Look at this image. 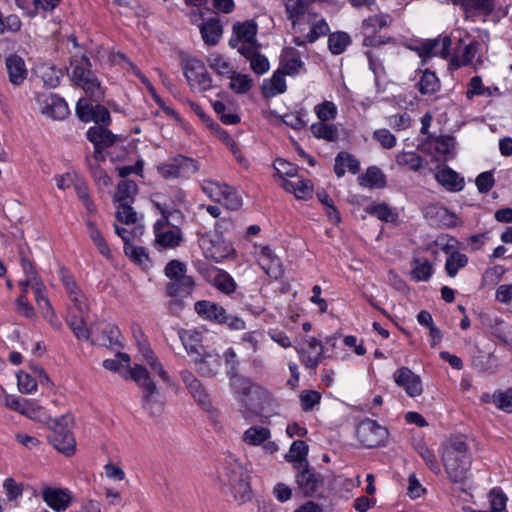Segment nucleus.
I'll return each instance as SVG.
<instances>
[{"mask_svg": "<svg viewBox=\"0 0 512 512\" xmlns=\"http://www.w3.org/2000/svg\"><path fill=\"white\" fill-rule=\"evenodd\" d=\"M471 454L466 442L460 436L451 437L442 446V463L448 478L460 484L461 491L467 492V481L470 476Z\"/></svg>", "mask_w": 512, "mask_h": 512, "instance_id": "f257e3e1", "label": "nucleus"}, {"mask_svg": "<svg viewBox=\"0 0 512 512\" xmlns=\"http://www.w3.org/2000/svg\"><path fill=\"white\" fill-rule=\"evenodd\" d=\"M129 374L142 391V406L151 416H159L164 409V401L148 370L139 364L129 368Z\"/></svg>", "mask_w": 512, "mask_h": 512, "instance_id": "f03ea898", "label": "nucleus"}, {"mask_svg": "<svg viewBox=\"0 0 512 512\" xmlns=\"http://www.w3.org/2000/svg\"><path fill=\"white\" fill-rule=\"evenodd\" d=\"M73 67L71 80L74 85L81 87L91 100L99 103L104 98V91L94 73L90 70L88 57L82 55L79 60L71 61Z\"/></svg>", "mask_w": 512, "mask_h": 512, "instance_id": "7ed1b4c3", "label": "nucleus"}, {"mask_svg": "<svg viewBox=\"0 0 512 512\" xmlns=\"http://www.w3.org/2000/svg\"><path fill=\"white\" fill-rule=\"evenodd\" d=\"M138 192L136 182L132 180H123L118 186L114 195L116 204V218L125 224H135L137 222V213L132 208L135 196Z\"/></svg>", "mask_w": 512, "mask_h": 512, "instance_id": "20e7f679", "label": "nucleus"}, {"mask_svg": "<svg viewBox=\"0 0 512 512\" xmlns=\"http://www.w3.org/2000/svg\"><path fill=\"white\" fill-rule=\"evenodd\" d=\"M155 206L163 216L162 219L154 224L155 245L162 249H174L183 240L182 231L179 227L169 222L170 213L167 212L165 205L155 202Z\"/></svg>", "mask_w": 512, "mask_h": 512, "instance_id": "39448f33", "label": "nucleus"}, {"mask_svg": "<svg viewBox=\"0 0 512 512\" xmlns=\"http://www.w3.org/2000/svg\"><path fill=\"white\" fill-rule=\"evenodd\" d=\"M257 32L258 25L255 20L236 22L232 27V37L229 40V45L240 54H249L255 49H260L261 45L257 41Z\"/></svg>", "mask_w": 512, "mask_h": 512, "instance_id": "423d86ee", "label": "nucleus"}, {"mask_svg": "<svg viewBox=\"0 0 512 512\" xmlns=\"http://www.w3.org/2000/svg\"><path fill=\"white\" fill-rule=\"evenodd\" d=\"M233 386L238 401L247 411L258 414L262 410L267 398L266 391L262 387L242 378L237 379Z\"/></svg>", "mask_w": 512, "mask_h": 512, "instance_id": "0eeeda50", "label": "nucleus"}, {"mask_svg": "<svg viewBox=\"0 0 512 512\" xmlns=\"http://www.w3.org/2000/svg\"><path fill=\"white\" fill-rule=\"evenodd\" d=\"M71 423L72 417L69 415L53 419L51 424L53 433L49 436V441L54 448L67 456L72 455L76 448V441L69 431Z\"/></svg>", "mask_w": 512, "mask_h": 512, "instance_id": "6e6552de", "label": "nucleus"}, {"mask_svg": "<svg viewBox=\"0 0 512 512\" xmlns=\"http://www.w3.org/2000/svg\"><path fill=\"white\" fill-rule=\"evenodd\" d=\"M198 161L184 155H176L158 166L159 174L165 178H189L199 170Z\"/></svg>", "mask_w": 512, "mask_h": 512, "instance_id": "1a4fd4ad", "label": "nucleus"}, {"mask_svg": "<svg viewBox=\"0 0 512 512\" xmlns=\"http://www.w3.org/2000/svg\"><path fill=\"white\" fill-rule=\"evenodd\" d=\"M356 435L364 447L376 448L385 445L389 433L375 420L365 419L357 426Z\"/></svg>", "mask_w": 512, "mask_h": 512, "instance_id": "9d476101", "label": "nucleus"}, {"mask_svg": "<svg viewBox=\"0 0 512 512\" xmlns=\"http://www.w3.org/2000/svg\"><path fill=\"white\" fill-rule=\"evenodd\" d=\"M183 70L184 76L191 88L198 89L201 92L212 88V78L201 60L197 58L188 59L184 64Z\"/></svg>", "mask_w": 512, "mask_h": 512, "instance_id": "9b49d317", "label": "nucleus"}, {"mask_svg": "<svg viewBox=\"0 0 512 512\" xmlns=\"http://www.w3.org/2000/svg\"><path fill=\"white\" fill-rule=\"evenodd\" d=\"M294 470L296 471L295 479L299 491L304 496H314L324 483L323 476L310 467L309 463H299Z\"/></svg>", "mask_w": 512, "mask_h": 512, "instance_id": "f8f14e48", "label": "nucleus"}, {"mask_svg": "<svg viewBox=\"0 0 512 512\" xmlns=\"http://www.w3.org/2000/svg\"><path fill=\"white\" fill-rule=\"evenodd\" d=\"M93 100L80 98L76 105V114L82 122L94 121L98 126H107L111 122L108 109L100 104L93 105Z\"/></svg>", "mask_w": 512, "mask_h": 512, "instance_id": "ddd939ff", "label": "nucleus"}, {"mask_svg": "<svg viewBox=\"0 0 512 512\" xmlns=\"http://www.w3.org/2000/svg\"><path fill=\"white\" fill-rule=\"evenodd\" d=\"M36 100L41 113L53 120H63L69 114L67 103L56 94L39 93Z\"/></svg>", "mask_w": 512, "mask_h": 512, "instance_id": "4468645a", "label": "nucleus"}, {"mask_svg": "<svg viewBox=\"0 0 512 512\" xmlns=\"http://www.w3.org/2000/svg\"><path fill=\"white\" fill-rule=\"evenodd\" d=\"M194 287L195 281L192 276L182 277V279L167 282L166 294L168 297L172 298L170 303L171 309L173 307L181 308L183 299L189 297L192 294Z\"/></svg>", "mask_w": 512, "mask_h": 512, "instance_id": "2eb2a0df", "label": "nucleus"}, {"mask_svg": "<svg viewBox=\"0 0 512 512\" xmlns=\"http://www.w3.org/2000/svg\"><path fill=\"white\" fill-rule=\"evenodd\" d=\"M92 342L99 346H112L120 344V331L117 326L107 322H100L91 327Z\"/></svg>", "mask_w": 512, "mask_h": 512, "instance_id": "dca6fc26", "label": "nucleus"}, {"mask_svg": "<svg viewBox=\"0 0 512 512\" xmlns=\"http://www.w3.org/2000/svg\"><path fill=\"white\" fill-rule=\"evenodd\" d=\"M395 383L404 388L405 392L410 397H417L422 394V381L421 378L416 375L408 367H401L394 372L393 375Z\"/></svg>", "mask_w": 512, "mask_h": 512, "instance_id": "f3484780", "label": "nucleus"}, {"mask_svg": "<svg viewBox=\"0 0 512 512\" xmlns=\"http://www.w3.org/2000/svg\"><path fill=\"white\" fill-rule=\"evenodd\" d=\"M42 498L56 512L65 511L72 501L71 492L68 489L50 486L43 488Z\"/></svg>", "mask_w": 512, "mask_h": 512, "instance_id": "a211bd4d", "label": "nucleus"}, {"mask_svg": "<svg viewBox=\"0 0 512 512\" xmlns=\"http://www.w3.org/2000/svg\"><path fill=\"white\" fill-rule=\"evenodd\" d=\"M225 473L227 477V484H229L235 491H239L241 493V499L243 501L249 499L250 497V488L245 479V472L242 466L237 463H230L225 468Z\"/></svg>", "mask_w": 512, "mask_h": 512, "instance_id": "6ab92c4d", "label": "nucleus"}, {"mask_svg": "<svg viewBox=\"0 0 512 512\" xmlns=\"http://www.w3.org/2000/svg\"><path fill=\"white\" fill-rule=\"evenodd\" d=\"M198 373L204 377H214L221 367V357L214 351L204 350L193 358Z\"/></svg>", "mask_w": 512, "mask_h": 512, "instance_id": "aec40b11", "label": "nucleus"}, {"mask_svg": "<svg viewBox=\"0 0 512 512\" xmlns=\"http://www.w3.org/2000/svg\"><path fill=\"white\" fill-rule=\"evenodd\" d=\"M451 39L445 36L441 39H430L422 42L416 50L420 57L440 56L447 58L450 54Z\"/></svg>", "mask_w": 512, "mask_h": 512, "instance_id": "412c9836", "label": "nucleus"}, {"mask_svg": "<svg viewBox=\"0 0 512 512\" xmlns=\"http://www.w3.org/2000/svg\"><path fill=\"white\" fill-rule=\"evenodd\" d=\"M62 282L73 305L71 309H74L79 313H87L89 310L87 298L76 284L73 277L66 273H62Z\"/></svg>", "mask_w": 512, "mask_h": 512, "instance_id": "4be33fe9", "label": "nucleus"}, {"mask_svg": "<svg viewBox=\"0 0 512 512\" xmlns=\"http://www.w3.org/2000/svg\"><path fill=\"white\" fill-rule=\"evenodd\" d=\"M5 65L10 83L20 86L28 74L23 58L16 54L9 55L5 60Z\"/></svg>", "mask_w": 512, "mask_h": 512, "instance_id": "5701e85b", "label": "nucleus"}, {"mask_svg": "<svg viewBox=\"0 0 512 512\" xmlns=\"http://www.w3.org/2000/svg\"><path fill=\"white\" fill-rule=\"evenodd\" d=\"M307 346L309 350L302 349L299 351L301 363L306 368L315 369L323 357V346L321 342L316 338H310L307 341Z\"/></svg>", "mask_w": 512, "mask_h": 512, "instance_id": "b1692460", "label": "nucleus"}, {"mask_svg": "<svg viewBox=\"0 0 512 512\" xmlns=\"http://www.w3.org/2000/svg\"><path fill=\"white\" fill-rule=\"evenodd\" d=\"M259 264L270 277L277 279L283 274L280 259L268 246H265L261 249Z\"/></svg>", "mask_w": 512, "mask_h": 512, "instance_id": "393cba45", "label": "nucleus"}, {"mask_svg": "<svg viewBox=\"0 0 512 512\" xmlns=\"http://www.w3.org/2000/svg\"><path fill=\"white\" fill-rule=\"evenodd\" d=\"M304 63L300 59L299 52L292 47L283 50L281 56V70L287 75L299 74L303 69Z\"/></svg>", "mask_w": 512, "mask_h": 512, "instance_id": "a878e982", "label": "nucleus"}, {"mask_svg": "<svg viewBox=\"0 0 512 512\" xmlns=\"http://www.w3.org/2000/svg\"><path fill=\"white\" fill-rule=\"evenodd\" d=\"M200 32L206 45L215 46L222 37L223 28L218 19L210 18L200 25Z\"/></svg>", "mask_w": 512, "mask_h": 512, "instance_id": "bb28decb", "label": "nucleus"}, {"mask_svg": "<svg viewBox=\"0 0 512 512\" xmlns=\"http://www.w3.org/2000/svg\"><path fill=\"white\" fill-rule=\"evenodd\" d=\"M435 178L440 185L449 191H461L465 185L464 179L449 167L438 171L435 175Z\"/></svg>", "mask_w": 512, "mask_h": 512, "instance_id": "cd10ccee", "label": "nucleus"}, {"mask_svg": "<svg viewBox=\"0 0 512 512\" xmlns=\"http://www.w3.org/2000/svg\"><path fill=\"white\" fill-rule=\"evenodd\" d=\"M86 137L94 146L102 148L110 147L116 141V135L103 126L90 127Z\"/></svg>", "mask_w": 512, "mask_h": 512, "instance_id": "c85d7f7f", "label": "nucleus"}, {"mask_svg": "<svg viewBox=\"0 0 512 512\" xmlns=\"http://www.w3.org/2000/svg\"><path fill=\"white\" fill-rule=\"evenodd\" d=\"M345 167L352 174L360 171V162L350 153L339 152L335 158L334 172L337 177L341 178L345 175Z\"/></svg>", "mask_w": 512, "mask_h": 512, "instance_id": "c756f323", "label": "nucleus"}, {"mask_svg": "<svg viewBox=\"0 0 512 512\" xmlns=\"http://www.w3.org/2000/svg\"><path fill=\"white\" fill-rule=\"evenodd\" d=\"M194 309L200 316L217 323H220L221 319H223L225 312L222 306L206 300L197 301Z\"/></svg>", "mask_w": 512, "mask_h": 512, "instance_id": "7c9ffc66", "label": "nucleus"}, {"mask_svg": "<svg viewBox=\"0 0 512 512\" xmlns=\"http://www.w3.org/2000/svg\"><path fill=\"white\" fill-rule=\"evenodd\" d=\"M181 379L190 390L194 399L197 400L200 404L205 405L207 401V394L201 386V383L194 376V374L188 370H183L181 372Z\"/></svg>", "mask_w": 512, "mask_h": 512, "instance_id": "2f4dec72", "label": "nucleus"}, {"mask_svg": "<svg viewBox=\"0 0 512 512\" xmlns=\"http://www.w3.org/2000/svg\"><path fill=\"white\" fill-rule=\"evenodd\" d=\"M308 446L302 440L294 441L289 449V452L285 455V460L292 463L293 469H295L299 463H308Z\"/></svg>", "mask_w": 512, "mask_h": 512, "instance_id": "473e14b6", "label": "nucleus"}, {"mask_svg": "<svg viewBox=\"0 0 512 512\" xmlns=\"http://www.w3.org/2000/svg\"><path fill=\"white\" fill-rule=\"evenodd\" d=\"M358 181L367 188H382L386 184L384 174L376 166L369 167L365 174L359 176Z\"/></svg>", "mask_w": 512, "mask_h": 512, "instance_id": "72a5a7b5", "label": "nucleus"}, {"mask_svg": "<svg viewBox=\"0 0 512 512\" xmlns=\"http://www.w3.org/2000/svg\"><path fill=\"white\" fill-rule=\"evenodd\" d=\"M495 8V0H465L463 10L468 15H490Z\"/></svg>", "mask_w": 512, "mask_h": 512, "instance_id": "f704fd0d", "label": "nucleus"}, {"mask_svg": "<svg viewBox=\"0 0 512 512\" xmlns=\"http://www.w3.org/2000/svg\"><path fill=\"white\" fill-rule=\"evenodd\" d=\"M314 137L323 139L329 142H335L339 137V131L336 125L328 124L327 122L313 123L310 127Z\"/></svg>", "mask_w": 512, "mask_h": 512, "instance_id": "c9c22d12", "label": "nucleus"}, {"mask_svg": "<svg viewBox=\"0 0 512 512\" xmlns=\"http://www.w3.org/2000/svg\"><path fill=\"white\" fill-rule=\"evenodd\" d=\"M86 227L88 230L89 237L91 241L94 243V245L97 247L99 253L103 255L106 258H109L111 256V250L103 238L100 230L97 228L96 224L91 221H86Z\"/></svg>", "mask_w": 512, "mask_h": 512, "instance_id": "e433bc0d", "label": "nucleus"}, {"mask_svg": "<svg viewBox=\"0 0 512 512\" xmlns=\"http://www.w3.org/2000/svg\"><path fill=\"white\" fill-rule=\"evenodd\" d=\"M417 86L421 94H433L440 89V81L434 72L425 70L422 73Z\"/></svg>", "mask_w": 512, "mask_h": 512, "instance_id": "4c0bfd02", "label": "nucleus"}, {"mask_svg": "<svg viewBox=\"0 0 512 512\" xmlns=\"http://www.w3.org/2000/svg\"><path fill=\"white\" fill-rule=\"evenodd\" d=\"M209 67L218 75L230 77L234 72L231 63L220 54H211L207 59Z\"/></svg>", "mask_w": 512, "mask_h": 512, "instance_id": "58836bf2", "label": "nucleus"}, {"mask_svg": "<svg viewBox=\"0 0 512 512\" xmlns=\"http://www.w3.org/2000/svg\"><path fill=\"white\" fill-rule=\"evenodd\" d=\"M270 438V431L265 427L254 426L245 431L243 441L251 446H257Z\"/></svg>", "mask_w": 512, "mask_h": 512, "instance_id": "ea45409f", "label": "nucleus"}, {"mask_svg": "<svg viewBox=\"0 0 512 512\" xmlns=\"http://www.w3.org/2000/svg\"><path fill=\"white\" fill-rule=\"evenodd\" d=\"M259 50L260 49H255V51H251L249 54L243 53L241 55L249 60L250 68L254 73L262 75L269 70L270 65L268 59L260 54Z\"/></svg>", "mask_w": 512, "mask_h": 512, "instance_id": "a19ab883", "label": "nucleus"}, {"mask_svg": "<svg viewBox=\"0 0 512 512\" xmlns=\"http://www.w3.org/2000/svg\"><path fill=\"white\" fill-rule=\"evenodd\" d=\"M285 73L282 70L276 71L269 81V87L266 83L263 85V93L267 97L281 94L286 90Z\"/></svg>", "mask_w": 512, "mask_h": 512, "instance_id": "79ce46f5", "label": "nucleus"}, {"mask_svg": "<svg viewBox=\"0 0 512 512\" xmlns=\"http://www.w3.org/2000/svg\"><path fill=\"white\" fill-rule=\"evenodd\" d=\"M392 19L388 14L373 15L363 21V29L366 33L375 34L382 28L390 26Z\"/></svg>", "mask_w": 512, "mask_h": 512, "instance_id": "37998d69", "label": "nucleus"}, {"mask_svg": "<svg viewBox=\"0 0 512 512\" xmlns=\"http://www.w3.org/2000/svg\"><path fill=\"white\" fill-rule=\"evenodd\" d=\"M396 163L412 171H418L423 167V158L414 152L403 151L396 155Z\"/></svg>", "mask_w": 512, "mask_h": 512, "instance_id": "c03bdc74", "label": "nucleus"}, {"mask_svg": "<svg viewBox=\"0 0 512 512\" xmlns=\"http://www.w3.org/2000/svg\"><path fill=\"white\" fill-rule=\"evenodd\" d=\"M351 38L345 32H336L329 35L328 47L332 54L339 55L343 53L350 44Z\"/></svg>", "mask_w": 512, "mask_h": 512, "instance_id": "a18cd8bd", "label": "nucleus"}, {"mask_svg": "<svg viewBox=\"0 0 512 512\" xmlns=\"http://www.w3.org/2000/svg\"><path fill=\"white\" fill-rule=\"evenodd\" d=\"M229 78L231 79L230 88L238 94L247 93L253 86V80L249 75L234 71Z\"/></svg>", "mask_w": 512, "mask_h": 512, "instance_id": "49530a36", "label": "nucleus"}, {"mask_svg": "<svg viewBox=\"0 0 512 512\" xmlns=\"http://www.w3.org/2000/svg\"><path fill=\"white\" fill-rule=\"evenodd\" d=\"M479 44L476 41L470 42L462 50L458 51L452 59V63L456 67H461L469 64L474 58Z\"/></svg>", "mask_w": 512, "mask_h": 512, "instance_id": "de8ad7c7", "label": "nucleus"}, {"mask_svg": "<svg viewBox=\"0 0 512 512\" xmlns=\"http://www.w3.org/2000/svg\"><path fill=\"white\" fill-rule=\"evenodd\" d=\"M165 276L169 279L168 282L182 279V277H191L187 275V266L179 260H171L167 263L164 269Z\"/></svg>", "mask_w": 512, "mask_h": 512, "instance_id": "09e8293b", "label": "nucleus"}, {"mask_svg": "<svg viewBox=\"0 0 512 512\" xmlns=\"http://www.w3.org/2000/svg\"><path fill=\"white\" fill-rule=\"evenodd\" d=\"M310 0H286L285 7L288 18L292 20L293 25L296 24L298 17L304 15Z\"/></svg>", "mask_w": 512, "mask_h": 512, "instance_id": "8fccbe9b", "label": "nucleus"}, {"mask_svg": "<svg viewBox=\"0 0 512 512\" xmlns=\"http://www.w3.org/2000/svg\"><path fill=\"white\" fill-rule=\"evenodd\" d=\"M213 285L221 292L230 294L235 291L236 283L234 279L225 271L218 270L213 278Z\"/></svg>", "mask_w": 512, "mask_h": 512, "instance_id": "3c124183", "label": "nucleus"}, {"mask_svg": "<svg viewBox=\"0 0 512 512\" xmlns=\"http://www.w3.org/2000/svg\"><path fill=\"white\" fill-rule=\"evenodd\" d=\"M432 275V265L427 259L413 261L412 276L417 281H427Z\"/></svg>", "mask_w": 512, "mask_h": 512, "instance_id": "603ef678", "label": "nucleus"}, {"mask_svg": "<svg viewBox=\"0 0 512 512\" xmlns=\"http://www.w3.org/2000/svg\"><path fill=\"white\" fill-rule=\"evenodd\" d=\"M366 210L370 215L384 222H394L398 216L397 213L385 203L369 206Z\"/></svg>", "mask_w": 512, "mask_h": 512, "instance_id": "864d4df0", "label": "nucleus"}, {"mask_svg": "<svg viewBox=\"0 0 512 512\" xmlns=\"http://www.w3.org/2000/svg\"><path fill=\"white\" fill-rule=\"evenodd\" d=\"M218 203H221L229 210H238L242 206V199L233 187L226 184L223 196Z\"/></svg>", "mask_w": 512, "mask_h": 512, "instance_id": "5fc2aeb1", "label": "nucleus"}, {"mask_svg": "<svg viewBox=\"0 0 512 512\" xmlns=\"http://www.w3.org/2000/svg\"><path fill=\"white\" fill-rule=\"evenodd\" d=\"M468 258L465 254L454 252L446 260L445 270L450 277H454L460 268L467 265Z\"/></svg>", "mask_w": 512, "mask_h": 512, "instance_id": "6e6d98bb", "label": "nucleus"}, {"mask_svg": "<svg viewBox=\"0 0 512 512\" xmlns=\"http://www.w3.org/2000/svg\"><path fill=\"white\" fill-rule=\"evenodd\" d=\"M314 112L320 122H327L336 118L337 107L332 101H324L314 107Z\"/></svg>", "mask_w": 512, "mask_h": 512, "instance_id": "4d7b16f0", "label": "nucleus"}, {"mask_svg": "<svg viewBox=\"0 0 512 512\" xmlns=\"http://www.w3.org/2000/svg\"><path fill=\"white\" fill-rule=\"evenodd\" d=\"M45 285L43 283L37 284L36 289L34 290L35 293V300L36 303L44 313V316L48 318L49 316H53V310L50 304V301L48 300L46 293H45Z\"/></svg>", "mask_w": 512, "mask_h": 512, "instance_id": "13d9d810", "label": "nucleus"}, {"mask_svg": "<svg viewBox=\"0 0 512 512\" xmlns=\"http://www.w3.org/2000/svg\"><path fill=\"white\" fill-rule=\"evenodd\" d=\"M226 184H220L215 181L205 180L201 185V189L213 201L219 202L223 196V190Z\"/></svg>", "mask_w": 512, "mask_h": 512, "instance_id": "bf43d9fd", "label": "nucleus"}, {"mask_svg": "<svg viewBox=\"0 0 512 512\" xmlns=\"http://www.w3.org/2000/svg\"><path fill=\"white\" fill-rule=\"evenodd\" d=\"M417 452L431 471L436 474L441 472L436 455L425 444L418 445Z\"/></svg>", "mask_w": 512, "mask_h": 512, "instance_id": "052dcab7", "label": "nucleus"}, {"mask_svg": "<svg viewBox=\"0 0 512 512\" xmlns=\"http://www.w3.org/2000/svg\"><path fill=\"white\" fill-rule=\"evenodd\" d=\"M86 163L90 170V173L94 180L103 186H108L111 182L110 177L107 173L100 167V163H93L90 156L86 157Z\"/></svg>", "mask_w": 512, "mask_h": 512, "instance_id": "680f3d73", "label": "nucleus"}, {"mask_svg": "<svg viewBox=\"0 0 512 512\" xmlns=\"http://www.w3.org/2000/svg\"><path fill=\"white\" fill-rule=\"evenodd\" d=\"M124 252L128 257H130L134 262L138 264L146 265V263L149 261L148 254L144 247H139L132 244L124 246Z\"/></svg>", "mask_w": 512, "mask_h": 512, "instance_id": "e2e57ef3", "label": "nucleus"}, {"mask_svg": "<svg viewBox=\"0 0 512 512\" xmlns=\"http://www.w3.org/2000/svg\"><path fill=\"white\" fill-rule=\"evenodd\" d=\"M16 377H17V384H18V388H19L20 392L28 394V393H31L34 390H36L37 382L31 375H29L23 371H19L16 374Z\"/></svg>", "mask_w": 512, "mask_h": 512, "instance_id": "0e129e2a", "label": "nucleus"}, {"mask_svg": "<svg viewBox=\"0 0 512 512\" xmlns=\"http://www.w3.org/2000/svg\"><path fill=\"white\" fill-rule=\"evenodd\" d=\"M489 498L491 512H502L505 509L507 497L501 490L492 489Z\"/></svg>", "mask_w": 512, "mask_h": 512, "instance_id": "69168bd1", "label": "nucleus"}, {"mask_svg": "<svg viewBox=\"0 0 512 512\" xmlns=\"http://www.w3.org/2000/svg\"><path fill=\"white\" fill-rule=\"evenodd\" d=\"M321 395L314 390L303 391L300 395L302 409L306 412L311 411L315 405L319 404Z\"/></svg>", "mask_w": 512, "mask_h": 512, "instance_id": "338daca9", "label": "nucleus"}, {"mask_svg": "<svg viewBox=\"0 0 512 512\" xmlns=\"http://www.w3.org/2000/svg\"><path fill=\"white\" fill-rule=\"evenodd\" d=\"M493 402L499 409L505 412H512V389L494 393Z\"/></svg>", "mask_w": 512, "mask_h": 512, "instance_id": "774afa93", "label": "nucleus"}]
</instances>
